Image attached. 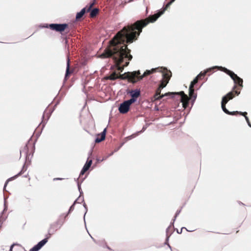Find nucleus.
<instances>
[{
	"label": "nucleus",
	"mask_w": 251,
	"mask_h": 251,
	"mask_svg": "<svg viewBox=\"0 0 251 251\" xmlns=\"http://www.w3.org/2000/svg\"><path fill=\"white\" fill-rule=\"evenodd\" d=\"M238 114L245 117V120L248 124V125L249 126V127H251V124L250 122L249 117L247 116V112L239 111Z\"/></svg>",
	"instance_id": "nucleus-18"
},
{
	"label": "nucleus",
	"mask_w": 251,
	"mask_h": 251,
	"mask_svg": "<svg viewBox=\"0 0 251 251\" xmlns=\"http://www.w3.org/2000/svg\"><path fill=\"white\" fill-rule=\"evenodd\" d=\"M81 202H83V206L85 209V212L84 213V216H83V220L84 221L85 226H86V222H85V215L88 211V208H87V205L86 204L85 202H84V197H82V200H81Z\"/></svg>",
	"instance_id": "nucleus-22"
},
{
	"label": "nucleus",
	"mask_w": 251,
	"mask_h": 251,
	"mask_svg": "<svg viewBox=\"0 0 251 251\" xmlns=\"http://www.w3.org/2000/svg\"><path fill=\"white\" fill-rule=\"evenodd\" d=\"M8 197H4V204H7V199Z\"/></svg>",
	"instance_id": "nucleus-44"
},
{
	"label": "nucleus",
	"mask_w": 251,
	"mask_h": 251,
	"mask_svg": "<svg viewBox=\"0 0 251 251\" xmlns=\"http://www.w3.org/2000/svg\"><path fill=\"white\" fill-rule=\"evenodd\" d=\"M65 219L64 218V220L63 221H61V219H59L56 223L55 224L56 225H60V226L59 227H60L62 225L64 224Z\"/></svg>",
	"instance_id": "nucleus-34"
},
{
	"label": "nucleus",
	"mask_w": 251,
	"mask_h": 251,
	"mask_svg": "<svg viewBox=\"0 0 251 251\" xmlns=\"http://www.w3.org/2000/svg\"><path fill=\"white\" fill-rule=\"evenodd\" d=\"M70 59L69 57H68L67 59V67L65 73V77L69 75H70Z\"/></svg>",
	"instance_id": "nucleus-23"
},
{
	"label": "nucleus",
	"mask_w": 251,
	"mask_h": 251,
	"mask_svg": "<svg viewBox=\"0 0 251 251\" xmlns=\"http://www.w3.org/2000/svg\"><path fill=\"white\" fill-rule=\"evenodd\" d=\"M96 0H92L91 2H94L95 4H96Z\"/></svg>",
	"instance_id": "nucleus-60"
},
{
	"label": "nucleus",
	"mask_w": 251,
	"mask_h": 251,
	"mask_svg": "<svg viewBox=\"0 0 251 251\" xmlns=\"http://www.w3.org/2000/svg\"><path fill=\"white\" fill-rule=\"evenodd\" d=\"M36 141H37V139L33 143V152L35 151V143H36Z\"/></svg>",
	"instance_id": "nucleus-48"
},
{
	"label": "nucleus",
	"mask_w": 251,
	"mask_h": 251,
	"mask_svg": "<svg viewBox=\"0 0 251 251\" xmlns=\"http://www.w3.org/2000/svg\"><path fill=\"white\" fill-rule=\"evenodd\" d=\"M106 132V128H105L101 132L100 135L101 136H103L105 138V135Z\"/></svg>",
	"instance_id": "nucleus-36"
},
{
	"label": "nucleus",
	"mask_w": 251,
	"mask_h": 251,
	"mask_svg": "<svg viewBox=\"0 0 251 251\" xmlns=\"http://www.w3.org/2000/svg\"><path fill=\"white\" fill-rule=\"evenodd\" d=\"M18 176H19L17 174H16V175L14 176H12V177L8 178L6 180H7V181L9 182L10 181H12V180H13L15 179Z\"/></svg>",
	"instance_id": "nucleus-32"
},
{
	"label": "nucleus",
	"mask_w": 251,
	"mask_h": 251,
	"mask_svg": "<svg viewBox=\"0 0 251 251\" xmlns=\"http://www.w3.org/2000/svg\"><path fill=\"white\" fill-rule=\"evenodd\" d=\"M18 176H19L17 174H16V175L14 176H12V177L8 178L6 180H7V181L9 182L10 181H12V180H13L15 179Z\"/></svg>",
	"instance_id": "nucleus-33"
},
{
	"label": "nucleus",
	"mask_w": 251,
	"mask_h": 251,
	"mask_svg": "<svg viewBox=\"0 0 251 251\" xmlns=\"http://www.w3.org/2000/svg\"><path fill=\"white\" fill-rule=\"evenodd\" d=\"M92 152H93V149H91L90 151L89 152V153H88L89 156L87 159V161H86L83 167H82L83 169H84L86 171H88L89 170V169L90 168V167L91 166V165L92 164V162H93L92 160L89 159V158L92 155Z\"/></svg>",
	"instance_id": "nucleus-13"
},
{
	"label": "nucleus",
	"mask_w": 251,
	"mask_h": 251,
	"mask_svg": "<svg viewBox=\"0 0 251 251\" xmlns=\"http://www.w3.org/2000/svg\"><path fill=\"white\" fill-rule=\"evenodd\" d=\"M32 140V137H30V138L29 139L27 144L25 145V146L24 147V150L25 151V154H26V158L28 156V144H29V142Z\"/></svg>",
	"instance_id": "nucleus-27"
},
{
	"label": "nucleus",
	"mask_w": 251,
	"mask_h": 251,
	"mask_svg": "<svg viewBox=\"0 0 251 251\" xmlns=\"http://www.w3.org/2000/svg\"><path fill=\"white\" fill-rule=\"evenodd\" d=\"M120 148L119 147L116 148L114 151V152H117L119 150H120Z\"/></svg>",
	"instance_id": "nucleus-53"
},
{
	"label": "nucleus",
	"mask_w": 251,
	"mask_h": 251,
	"mask_svg": "<svg viewBox=\"0 0 251 251\" xmlns=\"http://www.w3.org/2000/svg\"><path fill=\"white\" fill-rule=\"evenodd\" d=\"M127 94H128L131 97L137 99L140 96V90L139 89H136L130 90L127 92Z\"/></svg>",
	"instance_id": "nucleus-15"
},
{
	"label": "nucleus",
	"mask_w": 251,
	"mask_h": 251,
	"mask_svg": "<svg viewBox=\"0 0 251 251\" xmlns=\"http://www.w3.org/2000/svg\"><path fill=\"white\" fill-rule=\"evenodd\" d=\"M124 142H125V143H126V142H127V141H128L127 139H126V137H125V138H124Z\"/></svg>",
	"instance_id": "nucleus-57"
},
{
	"label": "nucleus",
	"mask_w": 251,
	"mask_h": 251,
	"mask_svg": "<svg viewBox=\"0 0 251 251\" xmlns=\"http://www.w3.org/2000/svg\"><path fill=\"white\" fill-rule=\"evenodd\" d=\"M16 244L15 243H13V244H12L10 247V249H9V251H12V250H13V248L14 247V246L15 245H16Z\"/></svg>",
	"instance_id": "nucleus-43"
},
{
	"label": "nucleus",
	"mask_w": 251,
	"mask_h": 251,
	"mask_svg": "<svg viewBox=\"0 0 251 251\" xmlns=\"http://www.w3.org/2000/svg\"><path fill=\"white\" fill-rule=\"evenodd\" d=\"M24 177H27V176H26V175L24 176Z\"/></svg>",
	"instance_id": "nucleus-62"
},
{
	"label": "nucleus",
	"mask_w": 251,
	"mask_h": 251,
	"mask_svg": "<svg viewBox=\"0 0 251 251\" xmlns=\"http://www.w3.org/2000/svg\"><path fill=\"white\" fill-rule=\"evenodd\" d=\"M21 153H22V151H20V154H21Z\"/></svg>",
	"instance_id": "nucleus-64"
},
{
	"label": "nucleus",
	"mask_w": 251,
	"mask_h": 251,
	"mask_svg": "<svg viewBox=\"0 0 251 251\" xmlns=\"http://www.w3.org/2000/svg\"><path fill=\"white\" fill-rule=\"evenodd\" d=\"M8 181H7V180H6V181L5 182V183H4V187H3V191H6V186L7 185L8 183Z\"/></svg>",
	"instance_id": "nucleus-40"
},
{
	"label": "nucleus",
	"mask_w": 251,
	"mask_h": 251,
	"mask_svg": "<svg viewBox=\"0 0 251 251\" xmlns=\"http://www.w3.org/2000/svg\"><path fill=\"white\" fill-rule=\"evenodd\" d=\"M50 27L51 30L62 33L69 27V25L67 23H52Z\"/></svg>",
	"instance_id": "nucleus-7"
},
{
	"label": "nucleus",
	"mask_w": 251,
	"mask_h": 251,
	"mask_svg": "<svg viewBox=\"0 0 251 251\" xmlns=\"http://www.w3.org/2000/svg\"><path fill=\"white\" fill-rule=\"evenodd\" d=\"M185 229L187 231H189V232H191V231H194V230H188V229H187L186 227H182L181 228V229H180V231H179V230H178V229H177V228H176V232H177V233H178V234H181V233H182V229Z\"/></svg>",
	"instance_id": "nucleus-30"
},
{
	"label": "nucleus",
	"mask_w": 251,
	"mask_h": 251,
	"mask_svg": "<svg viewBox=\"0 0 251 251\" xmlns=\"http://www.w3.org/2000/svg\"><path fill=\"white\" fill-rule=\"evenodd\" d=\"M108 157H107V156H104L102 158V159L101 160V161H104L105 160H106Z\"/></svg>",
	"instance_id": "nucleus-54"
},
{
	"label": "nucleus",
	"mask_w": 251,
	"mask_h": 251,
	"mask_svg": "<svg viewBox=\"0 0 251 251\" xmlns=\"http://www.w3.org/2000/svg\"><path fill=\"white\" fill-rule=\"evenodd\" d=\"M57 230V229L53 228V225H51L50 229L48 230V234L46 235L44 239L39 241L37 244L31 248L29 251H39L48 242L52 234Z\"/></svg>",
	"instance_id": "nucleus-6"
},
{
	"label": "nucleus",
	"mask_w": 251,
	"mask_h": 251,
	"mask_svg": "<svg viewBox=\"0 0 251 251\" xmlns=\"http://www.w3.org/2000/svg\"><path fill=\"white\" fill-rule=\"evenodd\" d=\"M190 96H193V99L192 100V106L194 104L196 99H197V94H195L194 93V92H193V93H192L191 95H189Z\"/></svg>",
	"instance_id": "nucleus-29"
},
{
	"label": "nucleus",
	"mask_w": 251,
	"mask_h": 251,
	"mask_svg": "<svg viewBox=\"0 0 251 251\" xmlns=\"http://www.w3.org/2000/svg\"><path fill=\"white\" fill-rule=\"evenodd\" d=\"M234 97V96L233 95L232 91L229 92L226 95L222 97L221 101V107L223 111L227 115L234 116L239 113V111H229L228 109H226V104L228 102V101L229 100H232Z\"/></svg>",
	"instance_id": "nucleus-5"
},
{
	"label": "nucleus",
	"mask_w": 251,
	"mask_h": 251,
	"mask_svg": "<svg viewBox=\"0 0 251 251\" xmlns=\"http://www.w3.org/2000/svg\"><path fill=\"white\" fill-rule=\"evenodd\" d=\"M91 238L92 239L93 241L95 243H96L97 244L98 243V241H97L93 237H92L91 236Z\"/></svg>",
	"instance_id": "nucleus-50"
},
{
	"label": "nucleus",
	"mask_w": 251,
	"mask_h": 251,
	"mask_svg": "<svg viewBox=\"0 0 251 251\" xmlns=\"http://www.w3.org/2000/svg\"><path fill=\"white\" fill-rule=\"evenodd\" d=\"M130 109V106L125 101L121 102L118 107V110L121 114H126Z\"/></svg>",
	"instance_id": "nucleus-11"
},
{
	"label": "nucleus",
	"mask_w": 251,
	"mask_h": 251,
	"mask_svg": "<svg viewBox=\"0 0 251 251\" xmlns=\"http://www.w3.org/2000/svg\"><path fill=\"white\" fill-rule=\"evenodd\" d=\"M175 1L171 0L166 4H164L162 8L156 10L154 15H150L148 19L137 21L134 25L130 26L138 32L137 36H139L144 27H146L149 23H153L156 21Z\"/></svg>",
	"instance_id": "nucleus-3"
},
{
	"label": "nucleus",
	"mask_w": 251,
	"mask_h": 251,
	"mask_svg": "<svg viewBox=\"0 0 251 251\" xmlns=\"http://www.w3.org/2000/svg\"><path fill=\"white\" fill-rule=\"evenodd\" d=\"M64 178H60V177H56V178H53V180L55 181V180H62Z\"/></svg>",
	"instance_id": "nucleus-45"
},
{
	"label": "nucleus",
	"mask_w": 251,
	"mask_h": 251,
	"mask_svg": "<svg viewBox=\"0 0 251 251\" xmlns=\"http://www.w3.org/2000/svg\"><path fill=\"white\" fill-rule=\"evenodd\" d=\"M148 13V7H146V15H147Z\"/></svg>",
	"instance_id": "nucleus-56"
},
{
	"label": "nucleus",
	"mask_w": 251,
	"mask_h": 251,
	"mask_svg": "<svg viewBox=\"0 0 251 251\" xmlns=\"http://www.w3.org/2000/svg\"><path fill=\"white\" fill-rule=\"evenodd\" d=\"M85 178V177H84V178H83L80 182L77 181V188H78V191L79 192V199H80V198L82 196V197H83V191L81 189V183L84 181V179Z\"/></svg>",
	"instance_id": "nucleus-19"
},
{
	"label": "nucleus",
	"mask_w": 251,
	"mask_h": 251,
	"mask_svg": "<svg viewBox=\"0 0 251 251\" xmlns=\"http://www.w3.org/2000/svg\"><path fill=\"white\" fill-rule=\"evenodd\" d=\"M137 34L138 32L130 26L124 27L110 41L109 46L101 54V57L111 58L117 65L118 71L122 72L132 59L131 50L128 49L127 44L137 39L139 37Z\"/></svg>",
	"instance_id": "nucleus-1"
},
{
	"label": "nucleus",
	"mask_w": 251,
	"mask_h": 251,
	"mask_svg": "<svg viewBox=\"0 0 251 251\" xmlns=\"http://www.w3.org/2000/svg\"><path fill=\"white\" fill-rule=\"evenodd\" d=\"M79 200V198H78L77 199H76L74 202V203H73V204L70 207L69 209V210L68 211V212L67 213V214L66 215H65L64 214H62L61 216H60V217H61L62 216H64V218L65 219H66V218L68 216V215L70 214L74 209V208H75V204H76V203L77 202V201Z\"/></svg>",
	"instance_id": "nucleus-17"
},
{
	"label": "nucleus",
	"mask_w": 251,
	"mask_h": 251,
	"mask_svg": "<svg viewBox=\"0 0 251 251\" xmlns=\"http://www.w3.org/2000/svg\"><path fill=\"white\" fill-rule=\"evenodd\" d=\"M27 166L25 164V163L23 165L21 170L17 174L18 176H21L26 171Z\"/></svg>",
	"instance_id": "nucleus-24"
},
{
	"label": "nucleus",
	"mask_w": 251,
	"mask_h": 251,
	"mask_svg": "<svg viewBox=\"0 0 251 251\" xmlns=\"http://www.w3.org/2000/svg\"><path fill=\"white\" fill-rule=\"evenodd\" d=\"M8 181H7V180H6V181L5 182V183H4V187H3V191H6V186L7 185L8 183Z\"/></svg>",
	"instance_id": "nucleus-41"
},
{
	"label": "nucleus",
	"mask_w": 251,
	"mask_h": 251,
	"mask_svg": "<svg viewBox=\"0 0 251 251\" xmlns=\"http://www.w3.org/2000/svg\"><path fill=\"white\" fill-rule=\"evenodd\" d=\"M125 144V142H123L121 143L120 145L119 146L120 148H121L124 144Z\"/></svg>",
	"instance_id": "nucleus-51"
},
{
	"label": "nucleus",
	"mask_w": 251,
	"mask_h": 251,
	"mask_svg": "<svg viewBox=\"0 0 251 251\" xmlns=\"http://www.w3.org/2000/svg\"><path fill=\"white\" fill-rule=\"evenodd\" d=\"M3 207L4 211H7L8 209V204H3Z\"/></svg>",
	"instance_id": "nucleus-42"
},
{
	"label": "nucleus",
	"mask_w": 251,
	"mask_h": 251,
	"mask_svg": "<svg viewBox=\"0 0 251 251\" xmlns=\"http://www.w3.org/2000/svg\"><path fill=\"white\" fill-rule=\"evenodd\" d=\"M146 128H147V127L146 126H144L141 130L138 131L137 132V135H138L139 133L143 132L146 129Z\"/></svg>",
	"instance_id": "nucleus-37"
},
{
	"label": "nucleus",
	"mask_w": 251,
	"mask_h": 251,
	"mask_svg": "<svg viewBox=\"0 0 251 251\" xmlns=\"http://www.w3.org/2000/svg\"><path fill=\"white\" fill-rule=\"evenodd\" d=\"M52 225H53V226L54 225H55V223L54 224H52Z\"/></svg>",
	"instance_id": "nucleus-63"
},
{
	"label": "nucleus",
	"mask_w": 251,
	"mask_h": 251,
	"mask_svg": "<svg viewBox=\"0 0 251 251\" xmlns=\"http://www.w3.org/2000/svg\"><path fill=\"white\" fill-rule=\"evenodd\" d=\"M114 153V151H112L110 154H109L108 155H107V157H109V156H112L113 154Z\"/></svg>",
	"instance_id": "nucleus-52"
},
{
	"label": "nucleus",
	"mask_w": 251,
	"mask_h": 251,
	"mask_svg": "<svg viewBox=\"0 0 251 251\" xmlns=\"http://www.w3.org/2000/svg\"><path fill=\"white\" fill-rule=\"evenodd\" d=\"M61 97L60 98V99L56 102L55 105H54V107H55L56 108V106H57L58 104H59V103H60V101L61 100Z\"/></svg>",
	"instance_id": "nucleus-39"
},
{
	"label": "nucleus",
	"mask_w": 251,
	"mask_h": 251,
	"mask_svg": "<svg viewBox=\"0 0 251 251\" xmlns=\"http://www.w3.org/2000/svg\"><path fill=\"white\" fill-rule=\"evenodd\" d=\"M137 100V99L131 97V99L126 100L125 101L130 106L132 103L135 102Z\"/></svg>",
	"instance_id": "nucleus-26"
},
{
	"label": "nucleus",
	"mask_w": 251,
	"mask_h": 251,
	"mask_svg": "<svg viewBox=\"0 0 251 251\" xmlns=\"http://www.w3.org/2000/svg\"><path fill=\"white\" fill-rule=\"evenodd\" d=\"M6 218H0V222L1 223V224L5 220Z\"/></svg>",
	"instance_id": "nucleus-49"
},
{
	"label": "nucleus",
	"mask_w": 251,
	"mask_h": 251,
	"mask_svg": "<svg viewBox=\"0 0 251 251\" xmlns=\"http://www.w3.org/2000/svg\"><path fill=\"white\" fill-rule=\"evenodd\" d=\"M165 245H168L169 248L172 250V247H171V246L168 244V241L166 242V239L165 240Z\"/></svg>",
	"instance_id": "nucleus-47"
},
{
	"label": "nucleus",
	"mask_w": 251,
	"mask_h": 251,
	"mask_svg": "<svg viewBox=\"0 0 251 251\" xmlns=\"http://www.w3.org/2000/svg\"><path fill=\"white\" fill-rule=\"evenodd\" d=\"M94 5H95L94 2H90L88 5L81 9L79 12H77L75 15L76 20L79 19L83 16L85 12H89Z\"/></svg>",
	"instance_id": "nucleus-10"
},
{
	"label": "nucleus",
	"mask_w": 251,
	"mask_h": 251,
	"mask_svg": "<svg viewBox=\"0 0 251 251\" xmlns=\"http://www.w3.org/2000/svg\"><path fill=\"white\" fill-rule=\"evenodd\" d=\"M51 24H40L39 25V27L41 28H50L51 29Z\"/></svg>",
	"instance_id": "nucleus-28"
},
{
	"label": "nucleus",
	"mask_w": 251,
	"mask_h": 251,
	"mask_svg": "<svg viewBox=\"0 0 251 251\" xmlns=\"http://www.w3.org/2000/svg\"><path fill=\"white\" fill-rule=\"evenodd\" d=\"M224 67L220 66H214L210 68H208L205 70H204L203 71H201L200 73V75H201L202 76H204L205 75H206L207 73H212L213 72V70L215 68H218L220 69L222 71V68H223Z\"/></svg>",
	"instance_id": "nucleus-12"
},
{
	"label": "nucleus",
	"mask_w": 251,
	"mask_h": 251,
	"mask_svg": "<svg viewBox=\"0 0 251 251\" xmlns=\"http://www.w3.org/2000/svg\"><path fill=\"white\" fill-rule=\"evenodd\" d=\"M176 218H175V216L174 217V219H173V221L171 223L170 226H169L166 230V242L169 241V239L170 236L173 233V232H170V228L171 226H174V224L175 223V221H176Z\"/></svg>",
	"instance_id": "nucleus-16"
},
{
	"label": "nucleus",
	"mask_w": 251,
	"mask_h": 251,
	"mask_svg": "<svg viewBox=\"0 0 251 251\" xmlns=\"http://www.w3.org/2000/svg\"><path fill=\"white\" fill-rule=\"evenodd\" d=\"M157 71L161 72L162 78L158 88L154 94L155 99L157 100H160L165 96H169L177 102L181 103L182 107L186 108L189 104V99L188 96L184 93V91L167 92L165 94H160L161 89L166 86L172 76V72L170 70H168L166 67H159L152 68L151 70H147L143 75H141L140 70L128 72V74L130 75H129L130 81L133 82H137L141 80L144 76L150 75Z\"/></svg>",
	"instance_id": "nucleus-2"
},
{
	"label": "nucleus",
	"mask_w": 251,
	"mask_h": 251,
	"mask_svg": "<svg viewBox=\"0 0 251 251\" xmlns=\"http://www.w3.org/2000/svg\"><path fill=\"white\" fill-rule=\"evenodd\" d=\"M48 107H47L46 108V109H45V110L44 111V113H43V115L42 116V121L41 122V124H43L42 125V129L41 130L40 132H39V133H38L36 135V136H37V138H38L40 135H41V132L43 129V128H44L47 121L49 120V119H50V117L51 116L52 113H53V112L54 111V110L55 109V107H53L52 109H50L49 110V113H48L47 114V119L46 120V121H44V119L45 118V112H46L47 109H48Z\"/></svg>",
	"instance_id": "nucleus-9"
},
{
	"label": "nucleus",
	"mask_w": 251,
	"mask_h": 251,
	"mask_svg": "<svg viewBox=\"0 0 251 251\" xmlns=\"http://www.w3.org/2000/svg\"><path fill=\"white\" fill-rule=\"evenodd\" d=\"M96 0H92L91 2H94L95 4H96Z\"/></svg>",
	"instance_id": "nucleus-59"
},
{
	"label": "nucleus",
	"mask_w": 251,
	"mask_h": 251,
	"mask_svg": "<svg viewBox=\"0 0 251 251\" xmlns=\"http://www.w3.org/2000/svg\"><path fill=\"white\" fill-rule=\"evenodd\" d=\"M105 139V138L103 136H101L100 134H98L95 139V142L96 143H99L103 141Z\"/></svg>",
	"instance_id": "nucleus-21"
},
{
	"label": "nucleus",
	"mask_w": 251,
	"mask_h": 251,
	"mask_svg": "<svg viewBox=\"0 0 251 251\" xmlns=\"http://www.w3.org/2000/svg\"><path fill=\"white\" fill-rule=\"evenodd\" d=\"M137 135V133L135 134H132L131 135L128 136L126 137V139H127L128 140H130L133 138L135 137Z\"/></svg>",
	"instance_id": "nucleus-31"
},
{
	"label": "nucleus",
	"mask_w": 251,
	"mask_h": 251,
	"mask_svg": "<svg viewBox=\"0 0 251 251\" xmlns=\"http://www.w3.org/2000/svg\"><path fill=\"white\" fill-rule=\"evenodd\" d=\"M199 76H202L201 75H198L194 78V79L191 81L189 88V94L191 95L192 93H193L194 90L193 89V87L194 85L197 83L198 82V79Z\"/></svg>",
	"instance_id": "nucleus-14"
},
{
	"label": "nucleus",
	"mask_w": 251,
	"mask_h": 251,
	"mask_svg": "<svg viewBox=\"0 0 251 251\" xmlns=\"http://www.w3.org/2000/svg\"><path fill=\"white\" fill-rule=\"evenodd\" d=\"M87 171L85 170L84 169H83V168H82L80 172V174H79V177H80L81 176H83L85 173Z\"/></svg>",
	"instance_id": "nucleus-35"
},
{
	"label": "nucleus",
	"mask_w": 251,
	"mask_h": 251,
	"mask_svg": "<svg viewBox=\"0 0 251 251\" xmlns=\"http://www.w3.org/2000/svg\"><path fill=\"white\" fill-rule=\"evenodd\" d=\"M238 203L240 204H242V205H245V204L244 203H243V202H242L241 201H238Z\"/></svg>",
	"instance_id": "nucleus-55"
},
{
	"label": "nucleus",
	"mask_w": 251,
	"mask_h": 251,
	"mask_svg": "<svg viewBox=\"0 0 251 251\" xmlns=\"http://www.w3.org/2000/svg\"><path fill=\"white\" fill-rule=\"evenodd\" d=\"M101 159H100L99 157H97L96 158V161H97V163H99L100 162H101L102 161H101Z\"/></svg>",
	"instance_id": "nucleus-46"
},
{
	"label": "nucleus",
	"mask_w": 251,
	"mask_h": 251,
	"mask_svg": "<svg viewBox=\"0 0 251 251\" xmlns=\"http://www.w3.org/2000/svg\"><path fill=\"white\" fill-rule=\"evenodd\" d=\"M222 71L228 75L233 80L235 85L233 86L231 91L233 92V95L238 96L240 94V90L243 88V80L240 77L232 71H231L226 67L222 68Z\"/></svg>",
	"instance_id": "nucleus-4"
},
{
	"label": "nucleus",
	"mask_w": 251,
	"mask_h": 251,
	"mask_svg": "<svg viewBox=\"0 0 251 251\" xmlns=\"http://www.w3.org/2000/svg\"><path fill=\"white\" fill-rule=\"evenodd\" d=\"M98 11H99V9L97 8H95L93 9L90 11V16L92 17H94L96 16V15L98 14Z\"/></svg>",
	"instance_id": "nucleus-25"
},
{
	"label": "nucleus",
	"mask_w": 251,
	"mask_h": 251,
	"mask_svg": "<svg viewBox=\"0 0 251 251\" xmlns=\"http://www.w3.org/2000/svg\"><path fill=\"white\" fill-rule=\"evenodd\" d=\"M97 244L100 246L102 247L103 248H106L109 250H111L110 247L106 245V243L104 239L98 241V243Z\"/></svg>",
	"instance_id": "nucleus-20"
},
{
	"label": "nucleus",
	"mask_w": 251,
	"mask_h": 251,
	"mask_svg": "<svg viewBox=\"0 0 251 251\" xmlns=\"http://www.w3.org/2000/svg\"><path fill=\"white\" fill-rule=\"evenodd\" d=\"M6 211H4V210L3 209L2 212H1V214H3L4 213H5Z\"/></svg>",
	"instance_id": "nucleus-58"
},
{
	"label": "nucleus",
	"mask_w": 251,
	"mask_h": 251,
	"mask_svg": "<svg viewBox=\"0 0 251 251\" xmlns=\"http://www.w3.org/2000/svg\"><path fill=\"white\" fill-rule=\"evenodd\" d=\"M181 209H179V210H177L175 214V218H176V217H177V216L179 214V213H180L181 212Z\"/></svg>",
	"instance_id": "nucleus-38"
},
{
	"label": "nucleus",
	"mask_w": 251,
	"mask_h": 251,
	"mask_svg": "<svg viewBox=\"0 0 251 251\" xmlns=\"http://www.w3.org/2000/svg\"><path fill=\"white\" fill-rule=\"evenodd\" d=\"M155 109L156 110H158L159 109H158V108L157 107H155Z\"/></svg>",
	"instance_id": "nucleus-61"
},
{
	"label": "nucleus",
	"mask_w": 251,
	"mask_h": 251,
	"mask_svg": "<svg viewBox=\"0 0 251 251\" xmlns=\"http://www.w3.org/2000/svg\"><path fill=\"white\" fill-rule=\"evenodd\" d=\"M130 75H128V72L125 73L124 74H117L116 72L113 73L109 76V79L111 80H115L118 79H128L130 80Z\"/></svg>",
	"instance_id": "nucleus-8"
}]
</instances>
